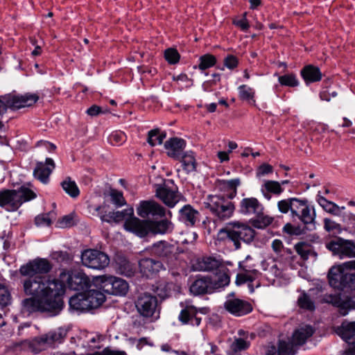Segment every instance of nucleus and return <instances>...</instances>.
Returning <instances> with one entry per match:
<instances>
[{
    "instance_id": "nucleus-1",
    "label": "nucleus",
    "mask_w": 355,
    "mask_h": 355,
    "mask_svg": "<svg viewBox=\"0 0 355 355\" xmlns=\"http://www.w3.org/2000/svg\"><path fill=\"white\" fill-rule=\"evenodd\" d=\"M52 268L45 259L37 258L19 268L21 283L26 295L21 302L22 310L31 314L35 312L58 314L63 308L62 297L65 286L62 281L42 276Z\"/></svg>"
},
{
    "instance_id": "nucleus-2",
    "label": "nucleus",
    "mask_w": 355,
    "mask_h": 355,
    "mask_svg": "<svg viewBox=\"0 0 355 355\" xmlns=\"http://www.w3.org/2000/svg\"><path fill=\"white\" fill-rule=\"evenodd\" d=\"M166 209L156 201L142 200L137 207V214L143 219L133 217L126 220L123 224L124 229L141 238L148 234H170L174 229V225L166 217ZM168 214L171 216L170 211H168Z\"/></svg>"
},
{
    "instance_id": "nucleus-3",
    "label": "nucleus",
    "mask_w": 355,
    "mask_h": 355,
    "mask_svg": "<svg viewBox=\"0 0 355 355\" xmlns=\"http://www.w3.org/2000/svg\"><path fill=\"white\" fill-rule=\"evenodd\" d=\"M279 211L282 214L291 212V216L295 220L298 219L304 225H312L315 220V214L311 209L306 199L289 198L281 200L277 202Z\"/></svg>"
},
{
    "instance_id": "nucleus-4",
    "label": "nucleus",
    "mask_w": 355,
    "mask_h": 355,
    "mask_svg": "<svg viewBox=\"0 0 355 355\" xmlns=\"http://www.w3.org/2000/svg\"><path fill=\"white\" fill-rule=\"evenodd\" d=\"M255 236V232L248 225L240 222L230 223L217 234V240L223 242H232L236 250L241 248V242L251 243Z\"/></svg>"
},
{
    "instance_id": "nucleus-5",
    "label": "nucleus",
    "mask_w": 355,
    "mask_h": 355,
    "mask_svg": "<svg viewBox=\"0 0 355 355\" xmlns=\"http://www.w3.org/2000/svg\"><path fill=\"white\" fill-rule=\"evenodd\" d=\"M36 193L31 189L22 186L17 189L0 191V207L8 211H15L26 202L36 198Z\"/></svg>"
},
{
    "instance_id": "nucleus-6",
    "label": "nucleus",
    "mask_w": 355,
    "mask_h": 355,
    "mask_svg": "<svg viewBox=\"0 0 355 355\" xmlns=\"http://www.w3.org/2000/svg\"><path fill=\"white\" fill-rule=\"evenodd\" d=\"M232 199L224 195H209L204 202L205 207L218 220H226L233 216L235 210Z\"/></svg>"
},
{
    "instance_id": "nucleus-7",
    "label": "nucleus",
    "mask_w": 355,
    "mask_h": 355,
    "mask_svg": "<svg viewBox=\"0 0 355 355\" xmlns=\"http://www.w3.org/2000/svg\"><path fill=\"white\" fill-rule=\"evenodd\" d=\"M65 336V330L62 328H58L47 334L35 337L31 340H23L19 343V345L28 347L35 352H38L55 342H60Z\"/></svg>"
},
{
    "instance_id": "nucleus-8",
    "label": "nucleus",
    "mask_w": 355,
    "mask_h": 355,
    "mask_svg": "<svg viewBox=\"0 0 355 355\" xmlns=\"http://www.w3.org/2000/svg\"><path fill=\"white\" fill-rule=\"evenodd\" d=\"M96 283L99 284L100 288L103 292L114 295L124 296L129 289V285L125 280L114 276L96 277Z\"/></svg>"
},
{
    "instance_id": "nucleus-9",
    "label": "nucleus",
    "mask_w": 355,
    "mask_h": 355,
    "mask_svg": "<svg viewBox=\"0 0 355 355\" xmlns=\"http://www.w3.org/2000/svg\"><path fill=\"white\" fill-rule=\"evenodd\" d=\"M310 292L316 295L318 302L320 304H329L339 309L342 315H346L351 309L350 301L343 300L340 293H324L322 287H316L310 290Z\"/></svg>"
},
{
    "instance_id": "nucleus-10",
    "label": "nucleus",
    "mask_w": 355,
    "mask_h": 355,
    "mask_svg": "<svg viewBox=\"0 0 355 355\" xmlns=\"http://www.w3.org/2000/svg\"><path fill=\"white\" fill-rule=\"evenodd\" d=\"M135 306L138 312L145 318L157 319L159 317L160 307L158 300L156 296L149 293L140 294L135 302Z\"/></svg>"
},
{
    "instance_id": "nucleus-11",
    "label": "nucleus",
    "mask_w": 355,
    "mask_h": 355,
    "mask_svg": "<svg viewBox=\"0 0 355 355\" xmlns=\"http://www.w3.org/2000/svg\"><path fill=\"white\" fill-rule=\"evenodd\" d=\"M345 269L355 270V260L347 261L342 266H333L328 272L329 285L338 290H343L347 284L349 274H345Z\"/></svg>"
},
{
    "instance_id": "nucleus-12",
    "label": "nucleus",
    "mask_w": 355,
    "mask_h": 355,
    "mask_svg": "<svg viewBox=\"0 0 355 355\" xmlns=\"http://www.w3.org/2000/svg\"><path fill=\"white\" fill-rule=\"evenodd\" d=\"M150 250L152 255L161 259L168 266L173 264L178 255V248L166 241L153 243Z\"/></svg>"
},
{
    "instance_id": "nucleus-13",
    "label": "nucleus",
    "mask_w": 355,
    "mask_h": 355,
    "mask_svg": "<svg viewBox=\"0 0 355 355\" xmlns=\"http://www.w3.org/2000/svg\"><path fill=\"white\" fill-rule=\"evenodd\" d=\"M182 310L178 315V320L182 325L190 324L198 327L201 323V318L198 316V313L206 314L207 309L197 308L190 301L182 302L180 304Z\"/></svg>"
},
{
    "instance_id": "nucleus-14",
    "label": "nucleus",
    "mask_w": 355,
    "mask_h": 355,
    "mask_svg": "<svg viewBox=\"0 0 355 355\" xmlns=\"http://www.w3.org/2000/svg\"><path fill=\"white\" fill-rule=\"evenodd\" d=\"M81 261L83 266L94 270H103L110 263V258L105 252L92 249L82 252Z\"/></svg>"
},
{
    "instance_id": "nucleus-15",
    "label": "nucleus",
    "mask_w": 355,
    "mask_h": 355,
    "mask_svg": "<svg viewBox=\"0 0 355 355\" xmlns=\"http://www.w3.org/2000/svg\"><path fill=\"white\" fill-rule=\"evenodd\" d=\"M2 98L5 101L6 108L20 109L33 105L38 101L39 96L35 94H9L2 96Z\"/></svg>"
},
{
    "instance_id": "nucleus-16",
    "label": "nucleus",
    "mask_w": 355,
    "mask_h": 355,
    "mask_svg": "<svg viewBox=\"0 0 355 355\" xmlns=\"http://www.w3.org/2000/svg\"><path fill=\"white\" fill-rule=\"evenodd\" d=\"M156 196L170 208L175 207L182 198L177 187H171L168 183L157 188Z\"/></svg>"
},
{
    "instance_id": "nucleus-17",
    "label": "nucleus",
    "mask_w": 355,
    "mask_h": 355,
    "mask_svg": "<svg viewBox=\"0 0 355 355\" xmlns=\"http://www.w3.org/2000/svg\"><path fill=\"white\" fill-rule=\"evenodd\" d=\"M103 207L102 206H98L95 208V210L98 212L100 218L103 222H107L108 223L114 222L119 223L123 220H125V222L126 220L135 217L132 207H129L122 211H110L107 214H105V211H103Z\"/></svg>"
},
{
    "instance_id": "nucleus-18",
    "label": "nucleus",
    "mask_w": 355,
    "mask_h": 355,
    "mask_svg": "<svg viewBox=\"0 0 355 355\" xmlns=\"http://www.w3.org/2000/svg\"><path fill=\"white\" fill-rule=\"evenodd\" d=\"M224 306L229 313L237 317L247 315L252 311V306L249 302L239 298L227 299Z\"/></svg>"
},
{
    "instance_id": "nucleus-19",
    "label": "nucleus",
    "mask_w": 355,
    "mask_h": 355,
    "mask_svg": "<svg viewBox=\"0 0 355 355\" xmlns=\"http://www.w3.org/2000/svg\"><path fill=\"white\" fill-rule=\"evenodd\" d=\"M139 266L141 274L146 278H153L162 270L165 269L161 261L151 258L141 259L139 262Z\"/></svg>"
},
{
    "instance_id": "nucleus-20",
    "label": "nucleus",
    "mask_w": 355,
    "mask_h": 355,
    "mask_svg": "<svg viewBox=\"0 0 355 355\" xmlns=\"http://www.w3.org/2000/svg\"><path fill=\"white\" fill-rule=\"evenodd\" d=\"M68 287L74 291L87 290L91 286V281L84 272L76 271L68 275Z\"/></svg>"
},
{
    "instance_id": "nucleus-21",
    "label": "nucleus",
    "mask_w": 355,
    "mask_h": 355,
    "mask_svg": "<svg viewBox=\"0 0 355 355\" xmlns=\"http://www.w3.org/2000/svg\"><path fill=\"white\" fill-rule=\"evenodd\" d=\"M225 265L218 259L212 257H204L196 259L193 264L194 270L212 272L218 271Z\"/></svg>"
},
{
    "instance_id": "nucleus-22",
    "label": "nucleus",
    "mask_w": 355,
    "mask_h": 355,
    "mask_svg": "<svg viewBox=\"0 0 355 355\" xmlns=\"http://www.w3.org/2000/svg\"><path fill=\"white\" fill-rule=\"evenodd\" d=\"M55 168V164L51 158H46L45 163L37 162L33 171L34 177L43 184H47L49 176Z\"/></svg>"
},
{
    "instance_id": "nucleus-23",
    "label": "nucleus",
    "mask_w": 355,
    "mask_h": 355,
    "mask_svg": "<svg viewBox=\"0 0 355 355\" xmlns=\"http://www.w3.org/2000/svg\"><path fill=\"white\" fill-rule=\"evenodd\" d=\"M313 333L314 329L311 325H303L295 330L291 340L288 342L293 345L295 353L296 352L295 347L304 345Z\"/></svg>"
},
{
    "instance_id": "nucleus-24",
    "label": "nucleus",
    "mask_w": 355,
    "mask_h": 355,
    "mask_svg": "<svg viewBox=\"0 0 355 355\" xmlns=\"http://www.w3.org/2000/svg\"><path fill=\"white\" fill-rule=\"evenodd\" d=\"M350 346L347 355H355V322H343L339 333Z\"/></svg>"
},
{
    "instance_id": "nucleus-25",
    "label": "nucleus",
    "mask_w": 355,
    "mask_h": 355,
    "mask_svg": "<svg viewBox=\"0 0 355 355\" xmlns=\"http://www.w3.org/2000/svg\"><path fill=\"white\" fill-rule=\"evenodd\" d=\"M263 210V205L256 198H245L239 205V211L244 215H255Z\"/></svg>"
},
{
    "instance_id": "nucleus-26",
    "label": "nucleus",
    "mask_w": 355,
    "mask_h": 355,
    "mask_svg": "<svg viewBox=\"0 0 355 355\" xmlns=\"http://www.w3.org/2000/svg\"><path fill=\"white\" fill-rule=\"evenodd\" d=\"M190 291L194 295L213 293L211 277H203L196 279L190 286Z\"/></svg>"
},
{
    "instance_id": "nucleus-27",
    "label": "nucleus",
    "mask_w": 355,
    "mask_h": 355,
    "mask_svg": "<svg viewBox=\"0 0 355 355\" xmlns=\"http://www.w3.org/2000/svg\"><path fill=\"white\" fill-rule=\"evenodd\" d=\"M186 142L180 138H171L164 144L167 155L175 159H180L185 148Z\"/></svg>"
},
{
    "instance_id": "nucleus-28",
    "label": "nucleus",
    "mask_w": 355,
    "mask_h": 355,
    "mask_svg": "<svg viewBox=\"0 0 355 355\" xmlns=\"http://www.w3.org/2000/svg\"><path fill=\"white\" fill-rule=\"evenodd\" d=\"M214 276L211 277V285L214 291L227 286L230 282L229 269L225 266H220V269L215 271Z\"/></svg>"
},
{
    "instance_id": "nucleus-29",
    "label": "nucleus",
    "mask_w": 355,
    "mask_h": 355,
    "mask_svg": "<svg viewBox=\"0 0 355 355\" xmlns=\"http://www.w3.org/2000/svg\"><path fill=\"white\" fill-rule=\"evenodd\" d=\"M266 355H294L293 345L285 340H279L277 347L268 345L266 349Z\"/></svg>"
},
{
    "instance_id": "nucleus-30",
    "label": "nucleus",
    "mask_w": 355,
    "mask_h": 355,
    "mask_svg": "<svg viewBox=\"0 0 355 355\" xmlns=\"http://www.w3.org/2000/svg\"><path fill=\"white\" fill-rule=\"evenodd\" d=\"M179 219L188 226H193L198 220L200 213L191 205H184L179 211Z\"/></svg>"
},
{
    "instance_id": "nucleus-31",
    "label": "nucleus",
    "mask_w": 355,
    "mask_h": 355,
    "mask_svg": "<svg viewBox=\"0 0 355 355\" xmlns=\"http://www.w3.org/2000/svg\"><path fill=\"white\" fill-rule=\"evenodd\" d=\"M240 180L239 178L230 180H220L218 182V187L220 191H223L224 195L228 198L233 199L237 193V187L240 185Z\"/></svg>"
},
{
    "instance_id": "nucleus-32",
    "label": "nucleus",
    "mask_w": 355,
    "mask_h": 355,
    "mask_svg": "<svg viewBox=\"0 0 355 355\" xmlns=\"http://www.w3.org/2000/svg\"><path fill=\"white\" fill-rule=\"evenodd\" d=\"M69 304L70 309L76 311L83 312L90 310L85 293H77L71 297Z\"/></svg>"
},
{
    "instance_id": "nucleus-33",
    "label": "nucleus",
    "mask_w": 355,
    "mask_h": 355,
    "mask_svg": "<svg viewBox=\"0 0 355 355\" xmlns=\"http://www.w3.org/2000/svg\"><path fill=\"white\" fill-rule=\"evenodd\" d=\"M261 191L267 200H270L271 193L277 196L280 195L284 191V189L279 182L265 180L261 185Z\"/></svg>"
},
{
    "instance_id": "nucleus-34",
    "label": "nucleus",
    "mask_w": 355,
    "mask_h": 355,
    "mask_svg": "<svg viewBox=\"0 0 355 355\" xmlns=\"http://www.w3.org/2000/svg\"><path fill=\"white\" fill-rule=\"evenodd\" d=\"M301 75L306 84L320 81L322 78L320 69L311 64L301 70Z\"/></svg>"
},
{
    "instance_id": "nucleus-35",
    "label": "nucleus",
    "mask_w": 355,
    "mask_h": 355,
    "mask_svg": "<svg viewBox=\"0 0 355 355\" xmlns=\"http://www.w3.org/2000/svg\"><path fill=\"white\" fill-rule=\"evenodd\" d=\"M317 201L325 211L334 216H340L342 211L345 209V207H339L336 203L319 195L318 196Z\"/></svg>"
},
{
    "instance_id": "nucleus-36",
    "label": "nucleus",
    "mask_w": 355,
    "mask_h": 355,
    "mask_svg": "<svg viewBox=\"0 0 355 355\" xmlns=\"http://www.w3.org/2000/svg\"><path fill=\"white\" fill-rule=\"evenodd\" d=\"M85 294L87 295V300L88 301L90 310L98 308L105 300V295L99 291L89 290L85 292Z\"/></svg>"
},
{
    "instance_id": "nucleus-37",
    "label": "nucleus",
    "mask_w": 355,
    "mask_h": 355,
    "mask_svg": "<svg viewBox=\"0 0 355 355\" xmlns=\"http://www.w3.org/2000/svg\"><path fill=\"white\" fill-rule=\"evenodd\" d=\"M173 286V284L172 282L160 281L153 286V291L160 298L165 299L171 295Z\"/></svg>"
},
{
    "instance_id": "nucleus-38",
    "label": "nucleus",
    "mask_w": 355,
    "mask_h": 355,
    "mask_svg": "<svg viewBox=\"0 0 355 355\" xmlns=\"http://www.w3.org/2000/svg\"><path fill=\"white\" fill-rule=\"evenodd\" d=\"M61 187L63 190L71 198H76L80 195V190L75 181L71 178H66L62 182Z\"/></svg>"
},
{
    "instance_id": "nucleus-39",
    "label": "nucleus",
    "mask_w": 355,
    "mask_h": 355,
    "mask_svg": "<svg viewBox=\"0 0 355 355\" xmlns=\"http://www.w3.org/2000/svg\"><path fill=\"white\" fill-rule=\"evenodd\" d=\"M180 157L182 158L181 162L183 168L187 173L196 170V162L192 152H187L182 155Z\"/></svg>"
},
{
    "instance_id": "nucleus-40",
    "label": "nucleus",
    "mask_w": 355,
    "mask_h": 355,
    "mask_svg": "<svg viewBox=\"0 0 355 355\" xmlns=\"http://www.w3.org/2000/svg\"><path fill=\"white\" fill-rule=\"evenodd\" d=\"M259 272L257 270H246L243 272L239 273L236 276V284L241 285L246 282H253L258 276Z\"/></svg>"
},
{
    "instance_id": "nucleus-41",
    "label": "nucleus",
    "mask_w": 355,
    "mask_h": 355,
    "mask_svg": "<svg viewBox=\"0 0 355 355\" xmlns=\"http://www.w3.org/2000/svg\"><path fill=\"white\" fill-rule=\"evenodd\" d=\"M295 248L303 260L308 259L311 255L316 256V254L312 250L311 245L306 243H298L295 245Z\"/></svg>"
},
{
    "instance_id": "nucleus-42",
    "label": "nucleus",
    "mask_w": 355,
    "mask_h": 355,
    "mask_svg": "<svg viewBox=\"0 0 355 355\" xmlns=\"http://www.w3.org/2000/svg\"><path fill=\"white\" fill-rule=\"evenodd\" d=\"M255 218L251 219L253 227L258 229H263L272 222V218L268 216H265L263 211L254 215Z\"/></svg>"
},
{
    "instance_id": "nucleus-43",
    "label": "nucleus",
    "mask_w": 355,
    "mask_h": 355,
    "mask_svg": "<svg viewBox=\"0 0 355 355\" xmlns=\"http://www.w3.org/2000/svg\"><path fill=\"white\" fill-rule=\"evenodd\" d=\"M239 98L243 101H248L250 104L254 105L255 100L254 97V92L253 89L250 87H248L245 85H242L239 87Z\"/></svg>"
},
{
    "instance_id": "nucleus-44",
    "label": "nucleus",
    "mask_w": 355,
    "mask_h": 355,
    "mask_svg": "<svg viewBox=\"0 0 355 355\" xmlns=\"http://www.w3.org/2000/svg\"><path fill=\"white\" fill-rule=\"evenodd\" d=\"M166 137V133L160 132L159 129L151 130L148 134V142L151 146L161 144Z\"/></svg>"
},
{
    "instance_id": "nucleus-45",
    "label": "nucleus",
    "mask_w": 355,
    "mask_h": 355,
    "mask_svg": "<svg viewBox=\"0 0 355 355\" xmlns=\"http://www.w3.org/2000/svg\"><path fill=\"white\" fill-rule=\"evenodd\" d=\"M216 63V58L214 55L207 53L200 57L198 68L203 71L214 66Z\"/></svg>"
},
{
    "instance_id": "nucleus-46",
    "label": "nucleus",
    "mask_w": 355,
    "mask_h": 355,
    "mask_svg": "<svg viewBox=\"0 0 355 355\" xmlns=\"http://www.w3.org/2000/svg\"><path fill=\"white\" fill-rule=\"evenodd\" d=\"M298 306L303 309L313 311L315 310L314 302L310 298V296L303 292L297 299Z\"/></svg>"
},
{
    "instance_id": "nucleus-47",
    "label": "nucleus",
    "mask_w": 355,
    "mask_h": 355,
    "mask_svg": "<svg viewBox=\"0 0 355 355\" xmlns=\"http://www.w3.org/2000/svg\"><path fill=\"white\" fill-rule=\"evenodd\" d=\"M339 255L340 257H355V245L350 241L343 240Z\"/></svg>"
},
{
    "instance_id": "nucleus-48",
    "label": "nucleus",
    "mask_w": 355,
    "mask_h": 355,
    "mask_svg": "<svg viewBox=\"0 0 355 355\" xmlns=\"http://www.w3.org/2000/svg\"><path fill=\"white\" fill-rule=\"evenodd\" d=\"M279 83L284 86L296 87L299 83L296 76L293 73L281 76L278 78Z\"/></svg>"
},
{
    "instance_id": "nucleus-49",
    "label": "nucleus",
    "mask_w": 355,
    "mask_h": 355,
    "mask_svg": "<svg viewBox=\"0 0 355 355\" xmlns=\"http://www.w3.org/2000/svg\"><path fill=\"white\" fill-rule=\"evenodd\" d=\"M324 228L327 232L334 234H340L342 232L340 225L328 218H324Z\"/></svg>"
},
{
    "instance_id": "nucleus-50",
    "label": "nucleus",
    "mask_w": 355,
    "mask_h": 355,
    "mask_svg": "<svg viewBox=\"0 0 355 355\" xmlns=\"http://www.w3.org/2000/svg\"><path fill=\"white\" fill-rule=\"evenodd\" d=\"M164 58L169 64H175L179 62L180 55L175 49L169 48L165 50Z\"/></svg>"
},
{
    "instance_id": "nucleus-51",
    "label": "nucleus",
    "mask_w": 355,
    "mask_h": 355,
    "mask_svg": "<svg viewBox=\"0 0 355 355\" xmlns=\"http://www.w3.org/2000/svg\"><path fill=\"white\" fill-rule=\"evenodd\" d=\"M126 140V135L121 131H114L109 137V141L112 145L120 146Z\"/></svg>"
},
{
    "instance_id": "nucleus-52",
    "label": "nucleus",
    "mask_w": 355,
    "mask_h": 355,
    "mask_svg": "<svg viewBox=\"0 0 355 355\" xmlns=\"http://www.w3.org/2000/svg\"><path fill=\"white\" fill-rule=\"evenodd\" d=\"M112 202L116 207H121L125 205L126 202L123 198V193L116 190H112L110 192Z\"/></svg>"
},
{
    "instance_id": "nucleus-53",
    "label": "nucleus",
    "mask_w": 355,
    "mask_h": 355,
    "mask_svg": "<svg viewBox=\"0 0 355 355\" xmlns=\"http://www.w3.org/2000/svg\"><path fill=\"white\" fill-rule=\"evenodd\" d=\"M11 302V295L8 289L0 284V306H6Z\"/></svg>"
},
{
    "instance_id": "nucleus-54",
    "label": "nucleus",
    "mask_w": 355,
    "mask_h": 355,
    "mask_svg": "<svg viewBox=\"0 0 355 355\" xmlns=\"http://www.w3.org/2000/svg\"><path fill=\"white\" fill-rule=\"evenodd\" d=\"M343 239L336 238L334 240L331 241L330 242L326 244V247L328 250L331 251L334 254L339 255L340 252V248L343 243Z\"/></svg>"
},
{
    "instance_id": "nucleus-55",
    "label": "nucleus",
    "mask_w": 355,
    "mask_h": 355,
    "mask_svg": "<svg viewBox=\"0 0 355 355\" xmlns=\"http://www.w3.org/2000/svg\"><path fill=\"white\" fill-rule=\"evenodd\" d=\"M250 343L243 338H236L231 345V349L234 352H239L248 349Z\"/></svg>"
},
{
    "instance_id": "nucleus-56",
    "label": "nucleus",
    "mask_w": 355,
    "mask_h": 355,
    "mask_svg": "<svg viewBox=\"0 0 355 355\" xmlns=\"http://www.w3.org/2000/svg\"><path fill=\"white\" fill-rule=\"evenodd\" d=\"M35 223L37 226H49L51 224V220L49 214H42L35 218Z\"/></svg>"
},
{
    "instance_id": "nucleus-57",
    "label": "nucleus",
    "mask_w": 355,
    "mask_h": 355,
    "mask_svg": "<svg viewBox=\"0 0 355 355\" xmlns=\"http://www.w3.org/2000/svg\"><path fill=\"white\" fill-rule=\"evenodd\" d=\"M59 227L64 228L71 227L75 224L73 216L72 215H67L63 216L59 221Z\"/></svg>"
},
{
    "instance_id": "nucleus-58",
    "label": "nucleus",
    "mask_w": 355,
    "mask_h": 355,
    "mask_svg": "<svg viewBox=\"0 0 355 355\" xmlns=\"http://www.w3.org/2000/svg\"><path fill=\"white\" fill-rule=\"evenodd\" d=\"M224 64L226 67L233 69L238 65V59L232 55H229L225 58Z\"/></svg>"
},
{
    "instance_id": "nucleus-59",
    "label": "nucleus",
    "mask_w": 355,
    "mask_h": 355,
    "mask_svg": "<svg viewBox=\"0 0 355 355\" xmlns=\"http://www.w3.org/2000/svg\"><path fill=\"white\" fill-rule=\"evenodd\" d=\"M343 221L346 223L349 228L353 229V232L355 234V215L349 213L343 216Z\"/></svg>"
},
{
    "instance_id": "nucleus-60",
    "label": "nucleus",
    "mask_w": 355,
    "mask_h": 355,
    "mask_svg": "<svg viewBox=\"0 0 355 355\" xmlns=\"http://www.w3.org/2000/svg\"><path fill=\"white\" fill-rule=\"evenodd\" d=\"M273 168L271 165L263 164L261 165L257 172V176H262L272 173Z\"/></svg>"
},
{
    "instance_id": "nucleus-61",
    "label": "nucleus",
    "mask_w": 355,
    "mask_h": 355,
    "mask_svg": "<svg viewBox=\"0 0 355 355\" xmlns=\"http://www.w3.org/2000/svg\"><path fill=\"white\" fill-rule=\"evenodd\" d=\"M234 24L239 27L242 31H247L250 27L248 21L245 17V14H244L243 17L242 19L239 20H234Z\"/></svg>"
},
{
    "instance_id": "nucleus-62",
    "label": "nucleus",
    "mask_w": 355,
    "mask_h": 355,
    "mask_svg": "<svg viewBox=\"0 0 355 355\" xmlns=\"http://www.w3.org/2000/svg\"><path fill=\"white\" fill-rule=\"evenodd\" d=\"M87 114L91 116H95L98 115L102 112V109L101 107L94 105L88 108L86 111Z\"/></svg>"
},
{
    "instance_id": "nucleus-63",
    "label": "nucleus",
    "mask_w": 355,
    "mask_h": 355,
    "mask_svg": "<svg viewBox=\"0 0 355 355\" xmlns=\"http://www.w3.org/2000/svg\"><path fill=\"white\" fill-rule=\"evenodd\" d=\"M272 248L277 254L280 253L284 248L282 241L279 239H275L272 243Z\"/></svg>"
},
{
    "instance_id": "nucleus-64",
    "label": "nucleus",
    "mask_w": 355,
    "mask_h": 355,
    "mask_svg": "<svg viewBox=\"0 0 355 355\" xmlns=\"http://www.w3.org/2000/svg\"><path fill=\"white\" fill-rule=\"evenodd\" d=\"M347 286L351 289L355 291V272L349 273Z\"/></svg>"
}]
</instances>
